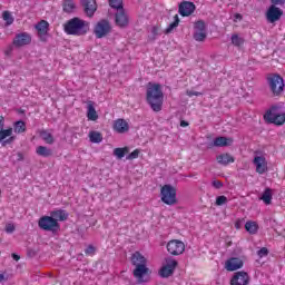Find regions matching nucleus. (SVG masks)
Listing matches in <instances>:
<instances>
[{
    "label": "nucleus",
    "mask_w": 285,
    "mask_h": 285,
    "mask_svg": "<svg viewBox=\"0 0 285 285\" xmlns=\"http://www.w3.org/2000/svg\"><path fill=\"white\" fill-rule=\"evenodd\" d=\"M146 99L154 112H160L161 106H164L161 85L149 82L147 85Z\"/></svg>",
    "instance_id": "nucleus-1"
},
{
    "label": "nucleus",
    "mask_w": 285,
    "mask_h": 285,
    "mask_svg": "<svg viewBox=\"0 0 285 285\" xmlns=\"http://www.w3.org/2000/svg\"><path fill=\"white\" fill-rule=\"evenodd\" d=\"M63 29L66 35L83 37V35H88V31L90 30V22L80 18H72L65 23Z\"/></svg>",
    "instance_id": "nucleus-2"
},
{
    "label": "nucleus",
    "mask_w": 285,
    "mask_h": 285,
    "mask_svg": "<svg viewBox=\"0 0 285 285\" xmlns=\"http://www.w3.org/2000/svg\"><path fill=\"white\" fill-rule=\"evenodd\" d=\"M160 199L167 206H175L177 204V188L173 185H164L160 188Z\"/></svg>",
    "instance_id": "nucleus-3"
},
{
    "label": "nucleus",
    "mask_w": 285,
    "mask_h": 285,
    "mask_svg": "<svg viewBox=\"0 0 285 285\" xmlns=\"http://www.w3.org/2000/svg\"><path fill=\"white\" fill-rule=\"evenodd\" d=\"M38 226L41 230H47L49 233H57V230H59V222L52 216H42L38 222Z\"/></svg>",
    "instance_id": "nucleus-4"
},
{
    "label": "nucleus",
    "mask_w": 285,
    "mask_h": 285,
    "mask_svg": "<svg viewBox=\"0 0 285 285\" xmlns=\"http://www.w3.org/2000/svg\"><path fill=\"white\" fill-rule=\"evenodd\" d=\"M282 17H284V10L278 8L277 4L269 6L265 13V19L267 23H277V21H279Z\"/></svg>",
    "instance_id": "nucleus-5"
},
{
    "label": "nucleus",
    "mask_w": 285,
    "mask_h": 285,
    "mask_svg": "<svg viewBox=\"0 0 285 285\" xmlns=\"http://www.w3.org/2000/svg\"><path fill=\"white\" fill-rule=\"evenodd\" d=\"M269 88L273 95H282L284 91V78L279 75H274L268 78Z\"/></svg>",
    "instance_id": "nucleus-6"
},
{
    "label": "nucleus",
    "mask_w": 285,
    "mask_h": 285,
    "mask_svg": "<svg viewBox=\"0 0 285 285\" xmlns=\"http://www.w3.org/2000/svg\"><path fill=\"white\" fill-rule=\"evenodd\" d=\"M177 259L173 257L165 258V264L159 271L160 277H170L173 273H175V268H177Z\"/></svg>",
    "instance_id": "nucleus-7"
},
{
    "label": "nucleus",
    "mask_w": 285,
    "mask_h": 285,
    "mask_svg": "<svg viewBox=\"0 0 285 285\" xmlns=\"http://www.w3.org/2000/svg\"><path fill=\"white\" fill-rule=\"evenodd\" d=\"M111 30L112 27L110 26V22L108 20H100L99 22H97L94 32L97 39H104V37L110 35Z\"/></svg>",
    "instance_id": "nucleus-8"
},
{
    "label": "nucleus",
    "mask_w": 285,
    "mask_h": 285,
    "mask_svg": "<svg viewBox=\"0 0 285 285\" xmlns=\"http://www.w3.org/2000/svg\"><path fill=\"white\" fill-rule=\"evenodd\" d=\"M150 275V269L146 265H139L134 269V277L137 284H146Z\"/></svg>",
    "instance_id": "nucleus-9"
},
{
    "label": "nucleus",
    "mask_w": 285,
    "mask_h": 285,
    "mask_svg": "<svg viewBox=\"0 0 285 285\" xmlns=\"http://www.w3.org/2000/svg\"><path fill=\"white\" fill-rule=\"evenodd\" d=\"M167 250L174 256L183 255L184 250H186V244L179 239H171L167 243Z\"/></svg>",
    "instance_id": "nucleus-10"
},
{
    "label": "nucleus",
    "mask_w": 285,
    "mask_h": 285,
    "mask_svg": "<svg viewBox=\"0 0 285 285\" xmlns=\"http://www.w3.org/2000/svg\"><path fill=\"white\" fill-rule=\"evenodd\" d=\"M253 164L258 175H264L268 171V163L266 161V157L264 155H256L253 159Z\"/></svg>",
    "instance_id": "nucleus-11"
},
{
    "label": "nucleus",
    "mask_w": 285,
    "mask_h": 285,
    "mask_svg": "<svg viewBox=\"0 0 285 285\" xmlns=\"http://www.w3.org/2000/svg\"><path fill=\"white\" fill-rule=\"evenodd\" d=\"M115 22L118 28H127L128 23H130V18L126 12V9H120L115 13Z\"/></svg>",
    "instance_id": "nucleus-12"
},
{
    "label": "nucleus",
    "mask_w": 285,
    "mask_h": 285,
    "mask_svg": "<svg viewBox=\"0 0 285 285\" xmlns=\"http://www.w3.org/2000/svg\"><path fill=\"white\" fill-rule=\"evenodd\" d=\"M250 276L246 272H236L230 279V285H248Z\"/></svg>",
    "instance_id": "nucleus-13"
},
{
    "label": "nucleus",
    "mask_w": 285,
    "mask_h": 285,
    "mask_svg": "<svg viewBox=\"0 0 285 285\" xmlns=\"http://www.w3.org/2000/svg\"><path fill=\"white\" fill-rule=\"evenodd\" d=\"M194 39L195 41L206 40V23L204 21H197L194 26Z\"/></svg>",
    "instance_id": "nucleus-14"
},
{
    "label": "nucleus",
    "mask_w": 285,
    "mask_h": 285,
    "mask_svg": "<svg viewBox=\"0 0 285 285\" xmlns=\"http://www.w3.org/2000/svg\"><path fill=\"white\" fill-rule=\"evenodd\" d=\"M265 119L269 121V124H275V126H284L285 124V114H276L273 111H267L265 115Z\"/></svg>",
    "instance_id": "nucleus-15"
},
{
    "label": "nucleus",
    "mask_w": 285,
    "mask_h": 285,
    "mask_svg": "<svg viewBox=\"0 0 285 285\" xmlns=\"http://www.w3.org/2000/svg\"><path fill=\"white\" fill-rule=\"evenodd\" d=\"M81 4L87 17H95V12H97V0H81Z\"/></svg>",
    "instance_id": "nucleus-16"
},
{
    "label": "nucleus",
    "mask_w": 285,
    "mask_h": 285,
    "mask_svg": "<svg viewBox=\"0 0 285 285\" xmlns=\"http://www.w3.org/2000/svg\"><path fill=\"white\" fill-rule=\"evenodd\" d=\"M244 261L237 257H232L225 262V268L226 271L233 272V271H239V268H243Z\"/></svg>",
    "instance_id": "nucleus-17"
},
{
    "label": "nucleus",
    "mask_w": 285,
    "mask_h": 285,
    "mask_svg": "<svg viewBox=\"0 0 285 285\" xmlns=\"http://www.w3.org/2000/svg\"><path fill=\"white\" fill-rule=\"evenodd\" d=\"M30 41H32V37H30L29 33L27 32L18 33L13 40V46H16L17 48H21L23 46H28Z\"/></svg>",
    "instance_id": "nucleus-18"
},
{
    "label": "nucleus",
    "mask_w": 285,
    "mask_h": 285,
    "mask_svg": "<svg viewBox=\"0 0 285 285\" xmlns=\"http://www.w3.org/2000/svg\"><path fill=\"white\" fill-rule=\"evenodd\" d=\"M195 12V3L184 1L179 4V14L181 17H190Z\"/></svg>",
    "instance_id": "nucleus-19"
},
{
    "label": "nucleus",
    "mask_w": 285,
    "mask_h": 285,
    "mask_svg": "<svg viewBox=\"0 0 285 285\" xmlns=\"http://www.w3.org/2000/svg\"><path fill=\"white\" fill-rule=\"evenodd\" d=\"M114 130L115 132L124 135V132H128V130H130V125H128V121H126L125 119L119 118L114 121Z\"/></svg>",
    "instance_id": "nucleus-20"
},
{
    "label": "nucleus",
    "mask_w": 285,
    "mask_h": 285,
    "mask_svg": "<svg viewBox=\"0 0 285 285\" xmlns=\"http://www.w3.org/2000/svg\"><path fill=\"white\" fill-rule=\"evenodd\" d=\"M131 264L138 268L139 266H146V257L141 253L136 252L131 256Z\"/></svg>",
    "instance_id": "nucleus-21"
},
{
    "label": "nucleus",
    "mask_w": 285,
    "mask_h": 285,
    "mask_svg": "<svg viewBox=\"0 0 285 285\" xmlns=\"http://www.w3.org/2000/svg\"><path fill=\"white\" fill-rule=\"evenodd\" d=\"M50 24L46 20H41L38 24H36V30H38V35L40 39H43L46 35H48V27Z\"/></svg>",
    "instance_id": "nucleus-22"
},
{
    "label": "nucleus",
    "mask_w": 285,
    "mask_h": 285,
    "mask_svg": "<svg viewBox=\"0 0 285 285\" xmlns=\"http://www.w3.org/2000/svg\"><path fill=\"white\" fill-rule=\"evenodd\" d=\"M216 161L222 166H228V164L235 163V158L229 154H220L216 157Z\"/></svg>",
    "instance_id": "nucleus-23"
},
{
    "label": "nucleus",
    "mask_w": 285,
    "mask_h": 285,
    "mask_svg": "<svg viewBox=\"0 0 285 285\" xmlns=\"http://www.w3.org/2000/svg\"><path fill=\"white\" fill-rule=\"evenodd\" d=\"M233 145V138H226V137H217L214 140V146L217 148H224L225 146H232Z\"/></svg>",
    "instance_id": "nucleus-24"
},
{
    "label": "nucleus",
    "mask_w": 285,
    "mask_h": 285,
    "mask_svg": "<svg viewBox=\"0 0 285 285\" xmlns=\"http://www.w3.org/2000/svg\"><path fill=\"white\" fill-rule=\"evenodd\" d=\"M87 119H89V121H97L99 119V115H97V110L95 109V106L92 105V102L88 104Z\"/></svg>",
    "instance_id": "nucleus-25"
},
{
    "label": "nucleus",
    "mask_w": 285,
    "mask_h": 285,
    "mask_svg": "<svg viewBox=\"0 0 285 285\" xmlns=\"http://www.w3.org/2000/svg\"><path fill=\"white\" fill-rule=\"evenodd\" d=\"M51 217L56 219V222H66L68 219V213L63 209H58L51 212Z\"/></svg>",
    "instance_id": "nucleus-26"
},
{
    "label": "nucleus",
    "mask_w": 285,
    "mask_h": 285,
    "mask_svg": "<svg viewBox=\"0 0 285 285\" xmlns=\"http://www.w3.org/2000/svg\"><path fill=\"white\" fill-rule=\"evenodd\" d=\"M36 154L39 156V157H52V149L46 147V146H38L36 148Z\"/></svg>",
    "instance_id": "nucleus-27"
},
{
    "label": "nucleus",
    "mask_w": 285,
    "mask_h": 285,
    "mask_svg": "<svg viewBox=\"0 0 285 285\" xmlns=\"http://www.w3.org/2000/svg\"><path fill=\"white\" fill-rule=\"evenodd\" d=\"M89 139L91 144H101L104 141V136L99 131H90Z\"/></svg>",
    "instance_id": "nucleus-28"
},
{
    "label": "nucleus",
    "mask_w": 285,
    "mask_h": 285,
    "mask_svg": "<svg viewBox=\"0 0 285 285\" xmlns=\"http://www.w3.org/2000/svg\"><path fill=\"white\" fill-rule=\"evenodd\" d=\"M128 153H130V149L128 147L114 149V156L117 157V159H124V157H126Z\"/></svg>",
    "instance_id": "nucleus-29"
},
{
    "label": "nucleus",
    "mask_w": 285,
    "mask_h": 285,
    "mask_svg": "<svg viewBox=\"0 0 285 285\" xmlns=\"http://www.w3.org/2000/svg\"><path fill=\"white\" fill-rule=\"evenodd\" d=\"M261 199L268 206L271 202H273V190H271V188H266Z\"/></svg>",
    "instance_id": "nucleus-30"
},
{
    "label": "nucleus",
    "mask_w": 285,
    "mask_h": 285,
    "mask_svg": "<svg viewBox=\"0 0 285 285\" xmlns=\"http://www.w3.org/2000/svg\"><path fill=\"white\" fill-rule=\"evenodd\" d=\"M13 130L17 135L26 132V122L23 120L16 121L13 125Z\"/></svg>",
    "instance_id": "nucleus-31"
},
{
    "label": "nucleus",
    "mask_w": 285,
    "mask_h": 285,
    "mask_svg": "<svg viewBox=\"0 0 285 285\" xmlns=\"http://www.w3.org/2000/svg\"><path fill=\"white\" fill-rule=\"evenodd\" d=\"M258 226L257 223L255 222H247L245 224V230H247V233H249L250 235H255L257 233Z\"/></svg>",
    "instance_id": "nucleus-32"
},
{
    "label": "nucleus",
    "mask_w": 285,
    "mask_h": 285,
    "mask_svg": "<svg viewBox=\"0 0 285 285\" xmlns=\"http://www.w3.org/2000/svg\"><path fill=\"white\" fill-rule=\"evenodd\" d=\"M109 6L112 10L119 12V10H124V0H109Z\"/></svg>",
    "instance_id": "nucleus-33"
},
{
    "label": "nucleus",
    "mask_w": 285,
    "mask_h": 285,
    "mask_svg": "<svg viewBox=\"0 0 285 285\" xmlns=\"http://www.w3.org/2000/svg\"><path fill=\"white\" fill-rule=\"evenodd\" d=\"M40 137L43 141H46L49 145L55 144V137H52V134L46 130L40 131Z\"/></svg>",
    "instance_id": "nucleus-34"
},
{
    "label": "nucleus",
    "mask_w": 285,
    "mask_h": 285,
    "mask_svg": "<svg viewBox=\"0 0 285 285\" xmlns=\"http://www.w3.org/2000/svg\"><path fill=\"white\" fill-rule=\"evenodd\" d=\"M2 19L6 21L7 26H12L14 23V18L10 13V11H3Z\"/></svg>",
    "instance_id": "nucleus-35"
},
{
    "label": "nucleus",
    "mask_w": 285,
    "mask_h": 285,
    "mask_svg": "<svg viewBox=\"0 0 285 285\" xmlns=\"http://www.w3.org/2000/svg\"><path fill=\"white\" fill-rule=\"evenodd\" d=\"M232 43L236 47L244 46V38L239 37L237 33H234L232 36Z\"/></svg>",
    "instance_id": "nucleus-36"
},
{
    "label": "nucleus",
    "mask_w": 285,
    "mask_h": 285,
    "mask_svg": "<svg viewBox=\"0 0 285 285\" xmlns=\"http://www.w3.org/2000/svg\"><path fill=\"white\" fill-rule=\"evenodd\" d=\"M12 136V128L9 129H0V141H3V139H7V137Z\"/></svg>",
    "instance_id": "nucleus-37"
},
{
    "label": "nucleus",
    "mask_w": 285,
    "mask_h": 285,
    "mask_svg": "<svg viewBox=\"0 0 285 285\" xmlns=\"http://www.w3.org/2000/svg\"><path fill=\"white\" fill-rule=\"evenodd\" d=\"M175 21L171 22L167 29H166V35H170V32H173V30H175V28H177V26H179V18L177 16H175Z\"/></svg>",
    "instance_id": "nucleus-38"
},
{
    "label": "nucleus",
    "mask_w": 285,
    "mask_h": 285,
    "mask_svg": "<svg viewBox=\"0 0 285 285\" xmlns=\"http://www.w3.org/2000/svg\"><path fill=\"white\" fill-rule=\"evenodd\" d=\"M65 12H72L75 10V2L72 0H67L63 4Z\"/></svg>",
    "instance_id": "nucleus-39"
},
{
    "label": "nucleus",
    "mask_w": 285,
    "mask_h": 285,
    "mask_svg": "<svg viewBox=\"0 0 285 285\" xmlns=\"http://www.w3.org/2000/svg\"><path fill=\"white\" fill-rule=\"evenodd\" d=\"M224 204H228V198L226 196H218L216 198V206H224Z\"/></svg>",
    "instance_id": "nucleus-40"
},
{
    "label": "nucleus",
    "mask_w": 285,
    "mask_h": 285,
    "mask_svg": "<svg viewBox=\"0 0 285 285\" xmlns=\"http://www.w3.org/2000/svg\"><path fill=\"white\" fill-rule=\"evenodd\" d=\"M258 257L262 259V257H267L268 256V248L266 247H262L258 252H257Z\"/></svg>",
    "instance_id": "nucleus-41"
},
{
    "label": "nucleus",
    "mask_w": 285,
    "mask_h": 285,
    "mask_svg": "<svg viewBox=\"0 0 285 285\" xmlns=\"http://www.w3.org/2000/svg\"><path fill=\"white\" fill-rule=\"evenodd\" d=\"M139 157V149H136L134 151H131L128 156L127 159L128 160H132V159H137Z\"/></svg>",
    "instance_id": "nucleus-42"
},
{
    "label": "nucleus",
    "mask_w": 285,
    "mask_h": 285,
    "mask_svg": "<svg viewBox=\"0 0 285 285\" xmlns=\"http://www.w3.org/2000/svg\"><path fill=\"white\" fill-rule=\"evenodd\" d=\"M16 226H14V224H12V223H8L7 225H6V233H8L9 235L10 234H12L14 230H16Z\"/></svg>",
    "instance_id": "nucleus-43"
},
{
    "label": "nucleus",
    "mask_w": 285,
    "mask_h": 285,
    "mask_svg": "<svg viewBox=\"0 0 285 285\" xmlns=\"http://www.w3.org/2000/svg\"><path fill=\"white\" fill-rule=\"evenodd\" d=\"M187 96L188 97H202V92L193 91V90H187Z\"/></svg>",
    "instance_id": "nucleus-44"
},
{
    "label": "nucleus",
    "mask_w": 285,
    "mask_h": 285,
    "mask_svg": "<svg viewBox=\"0 0 285 285\" xmlns=\"http://www.w3.org/2000/svg\"><path fill=\"white\" fill-rule=\"evenodd\" d=\"M95 246L89 245L86 249L85 253L86 255H95Z\"/></svg>",
    "instance_id": "nucleus-45"
},
{
    "label": "nucleus",
    "mask_w": 285,
    "mask_h": 285,
    "mask_svg": "<svg viewBox=\"0 0 285 285\" xmlns=\"http://www.w3.org/2000/svg\"><path fill=\"white\" fill-rule=\"evenodd\" d=\"M212 186H214V188L219 189V188H223V187H224V184H223L222 181H219V180H214V181L212 183Z\"/></svg>",
    "instance_id": "nucleus-46"
},
{
    "label": "nucleus",
    "mask_w": 285,
    "mask_h": 285,
    "mask_svg": "<svg viewBox=\"0 0 285 285\" xmlns=\"http://www.w3.org/2000/svg\"><path fill=\"white\" fill-rule=\"evenodd\" d=\"M272 6H284L285 0H271Z\"/></svg>",
    "instance_id": "nucleus-47"
},
{
    "label": "nucleus",
    "mask_w": 285,
    "mask_h": 285,
    "mask_svg": "<svg viewBox=\"0 0 285 285\" xmlns=\"http://www.w3.org/2000/svg\"><path fill=\"white\" fill-rule=\"evenodd\" d=\"M2 282H8V275L6 274V273H0V284L2 283Z\"/></svg>",
    "instance_id": "nucleus-48"
},
{
    "label": "nucleus",
    "mask_w": 285,
    "mask_h": 285,
    "mask_svg": "<svg viewBox=\"0 0 285 285\" xmlns=\"http://www.w3.org/2000/svg\"><path fill=\"white\" fill-rule=\"evenodd\" d=\"M151 35H154V37H157V35H159V27H153Z\"/></svg>",
    "instance_id": "nucleus-49"
},
{
    "label": "nucleus",
    "mask_w": 285,
    "mask_h": 285,
    "mask_svg": "<svg viewBox=\"0 0 285 285\" xmlns=\"http://www.w3.org/2000/svg\"><path fill=\"white\" fill-rule=\"evenodd\" d=\"M4 126H6V118H3V116H0V129H3Z\"/></svg>",
    "instance_id": "nucleus-50"
},
{
    "label": "nucleus",
    "mask_w": 285,
    "mask_h": 285,
    "mask_svg": "<svg viewBox=\"0 0 285 285\" xmlns=\"http://www.w3.org/2000/svg\"><path fill=\"white\" fill-rule=\"evenodd\" d=\"M23 159H24L23 154L18 153L17 154V161H23Z\"/></svg>",
    "instance_id": "nucleus-51"
},
{
    "label": "nucleus",
    "mask_w": 285,
    "mask_h": 285,
    "mask_svg": "<svg viewBox=\"0 0 285 285\" xmlns=\"http://www.w3.org/2000/svg\"><path fill=\"white\" fill-rule=\"evenodd\" d=\"M242 21V14H239V13H236L235 14V21Z\"/></svg>",
    "instance_id": "nucleus-52"
},
{
    "label": "nucleus",
    "mask_w": 285,
    "mask_h": 285,
    "mask_svg": "<svg viewBox=\"0 0 285 285\" xmlns=\"http://www.w3.org/2000/svg\"><path fill=\"white\" fill-rule=\"evenodd\" d=\"M180 126H181V128H186V126H188V122H186V120H183V121H180Z\"/></svg>",
    "instance_id": "nucleus-53"
},
{
    "label": "nucleus",
    "mask_w": 285,
    "mask_h": 285,
    "mask_svg": "<svg viewBox=\"0 0 285 285\" xmlns=\"http://www.w3.org/2000/svg\"><path fill=\"white\" fill-rule=\"evenodd\" d=\"M12 257H13V259H16V262H19V259H20L19 255H17V254H12Z\"/></svg>",
    "instance_id": "nucleus-54"
},
{
    "label": "nucleus",
    "mask_w": 285,
    "mask_h": 285,
    "mask_svg": "<svg viewBox=\"0 0 285 285\" xmlns=\"http://www.w3.org/2000/svg\"><path fill=\"white\" fill-rule=\"evenodd\" d=\"M6 55H10V50H7V51H6Z\"/></svg>",
    "instance_id": "nucleus-55"
},
{
    "label": "nucleus",
    "mask_w": 285,
    "mask_h": 285,
    "mask_svg": "<svg viewBox=\"0 0 285 285\" xmlns=\"http://www.w3.org/2000/svg\"><path fill=\"white\" fill-rule=\"evenodd\" d=\"M236 228H239V223H236Z\"/></svg>",
    "instance_id": "nucleus-56"
},
{
    "label": "nucleus",
    "mask_w": 285,
    "mask_h": 285,
    "mask_svg": "<svg viewBox=\"0 0 285 285\" xmlns=\"http://www.w3.org/2000/svg\"><path fill=\"white\" fill-rule=\"evenodd\" d=\"M0 195H1V189H0Z\"/></svg>",
    "instance_id": "nucleus-57"
}]
</instances>
